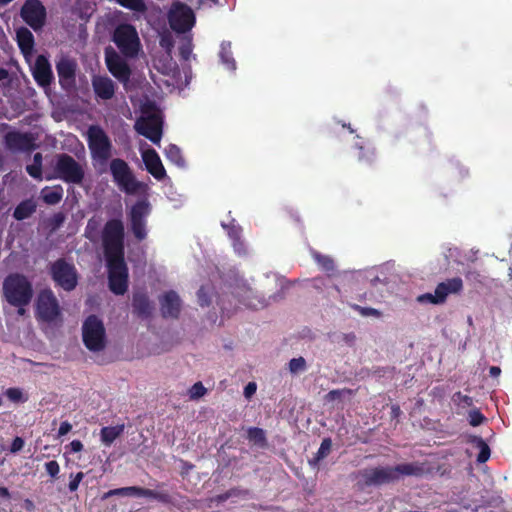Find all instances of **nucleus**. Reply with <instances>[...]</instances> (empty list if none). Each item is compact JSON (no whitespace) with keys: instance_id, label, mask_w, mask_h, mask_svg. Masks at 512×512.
I'll list each match as a JSON object with an SVG mask.
<instances>
[{"instance_id":"52","label":"nucleus","mask_w":512,"mask_h":512,"mask_svg":"<svg viewBox=\"0 0 512 512\" xmlns=\"http://www.w3.org/2000/svg\"><path fill=\"white\" fill-rule=\"evenodd\" d=\"M24 444H25V442H24L23 438H21V437H19V436H16V437L13 439L12 443H11V446H10V452H11V453H17V452H19L20 450H22V449H23Z\"/></svg>"},{"instance_id":"61","label":"nucleus","mask_w":512,"mask_h":512,"mask_svg":"<svg viewBox=\"0 0 512 512\" xmlns=\"http://www.w3.org/2000/svg\"><path fill=\"white\" fill-rule=\"evenodd\" d=\"M0 498L9 500L11 498V494L8 490V488L4 486H0Z\"/></svg>"},{"instance_id":"7","label":"nucleus","mask_w":512,"mask_h":512,"mask_svg":"<svg viewBox=\"0 0 512 512\" xmlns=\"http://www.w3.org/2000/svg\"><path fill=\"white\" fill-rule=\"evenodd\" d=\"M35 312L37 319L46 323L55 322L61 316L58 299L50 288L42 289L38 293Z\"/></svg>"},{"instance_id":"19","label":"nucleus","mask_w":512,"mask_h":512,"mask_svg":"<svg viewBox=\"0 0 512 512\" xmlns=\"http://www.w3.org/2000/svg\"><path fill=\"white\" fill-rule=\"evenodd\" d=\"M4 141L11 151L31 152L36 148L35 138L30 133L10 131L4 136Z\"/></svg>"},{"instance_id":"8","label":"nucleus","mask_w":512,"mask_h":512,"mask_svg":"<svg viewBox=\"0 0 512 512\" xmlns=\"http://www.w3.org/2000/svg\"><path fill=\"white\" fill-rule=\"evenodd\" d=\"M55 175L66 183L79 184L84 179V170L82 166L69 154L62 153L57 155L54 166Z\"/></svg>"},{"instance_id":"29","label":"nucleus","mask_w":512,"mask_h":512,"mask_svg":"<svg viewBox=\"0 0 512 512\" xmlns=\"http://www.w3.org/2000/svg\"><path fill=\"white\" fill-rule=\"evenodd\" d=\"M467 442L474 445L476 448L480 450L477 456L478 463H485L489 460L491 450L489 445L483 440L482 437L477 435H469Z\"/></svg>"},{"instance_id":"35","label":"nucleus","mask_w":512,"mask_h":512,"mask_svg":"<svg viewBox=\"0 0 512 512\" xmlns=\"http://www.w3.org/2000/svg\"><path fill=\"white\" fill-rule=\"evenodd\" d=\"M247 439L260 447L267 446V438L265 431L259 427H250L247 431Z\"/></svg>"},{"instance_id":"40","label":"nucleus","mask_w":512,"mask_h":512,"mask_svg":"<svg viewBox=\"0 0 512 512\" xmlns=\"http://www.w3.org/2000/svg\"><path fill=\"white\" fill-rule=\"evenodd\" d=\"M130 228L134 237L138 241H142L146 238V222H130Z\"/></svg>"},{"instance_id":"25","label":"nucleus","mask_w":512,"mask_h":512,"mask_svg":"<svg viewBox=\"0 0 512 512\" xmlns=\"http://www.w3.org/2000/svg\"><path fill=\"white\" fill-rule=\"evenodd\" d=\"M92 87L96 96L103 100H109L115 94V84L107 76H94Z\"/></svg>"},{"instance_id":"55","label":"nucleus","mask_w":512,"mask_h":512,"mask_svg":"<svg viewBox=\"0 0 512 512\" xmlns=\"http://www.w3.org/2000/svg\"><path fill=\"white\" fill-rule=\"evenodd\" d=\"M71 429V423H69L68 421L61 422L60 427L58 429V436H64L68 434L71 431Z\"/></svg>"},{"instance_id":"14","label":"nucleus","mask_w":512,"mask_h":512,"mask_svg":"<svg viewBox=\"0 0 512 512\" xmlns=\"http://www.w3.org/2000/svg\"><path fill=\"white\" fill-rule=\"evenodd\" d=\"M463 289V281L460 277L447 279L439 283L434 291V294L426 293L418 297L420 302L427 300L432 304L444 303L449 294H457Z\"/></svg>"},{"instance_id":"16","label":"nucleus","mask_w":512,"mask_h":512,"mask_svg":"<svg viewBox=\"0 0 512 512\" xmlns=\"http://www.w3.org/2000/svg\"><path fill=\"white\" fill-rule=\"evenodd\" d=\"M360 476L365 487L382 486L396 481L394 469L391 466H379L360 471Z\"/></svg>"},{"instance_id":"28","label":"nucleus","mask_w":512,"mask_h":512,"mask_svg":"<svg viewBox=\"0 0 512 512\" xmlns=\"http://www.w3.org/2000/svg\"><path fill=\"white\" fill-rule=\"evenodd\" d=\"M150 213V204L146 200L137 201L130 210V222H146V217Z\"/></svg>"},{"instance_id":"60","label":"nucleus","mask_w":512,"mask_h":512,"mask_svg":"<svg viewBox=\"0 0 512 512\" xmlns=\"http://www.w3.org/2000/svg\"><path fill=\"white\" fill-rule=\"evenodd\" d=\"M341 395H342V392L340 390H331L327 394V398L330 399V400H335V399L340 398Z\"/></svg>"},{"instance_id":"64","label":"nucleus","mask_w":512,"mask_h":512,"mask_svg":"<svg viewBox=\"0 0 512 512\" xmlns=\"http://www.w3.org/2000/svg\"><path fill=\"white\" fill-rule=\"evenodd\" d=\"M401 414V409L398 405H393L391 407V415H392V418H397L399 417V415Z\"/></svg>"},{"instance_id":"34","label":"nucleus","mask_w":512,"mask_h":512,"mask_svg":"<svg viewBox=\"0 0 512 512\" xmlns=\"http://www.w3.org/2000/svg\"><path fill=\"white\" fill-rule=\"evenodd\" d=\"M164 154L171 163L179 167H183L185 165V160L182 156V151L177 145L169 144L165 148Z\"/></svg>"},{"instance_id":"23","label":"nucleus","mask_w":512,"mask_h":512,"mask_svg":"<svg viewBox=\"0 0 512 512\" xmlns=\"http://www.w3.org/2000/svg\"><path fill=\"white\" fill-rule=\"evenodd\" d=\"M146 170L157 180H162L166 176L165 168L161 162L158 153L154 149H148L142 154Z\"/></svg>"},{"instance_id":"56","label":"nucleus","mask_w":512,"mask_h":512,"mask_svg":"<svg viewBox=\"0 0 512 512\" xmlns=\"http://www.w3.org/2000/svg\"><path fill=\"white\" fill-rule=\"evenodd\" d=\"M69 446H70V451L74 452V453L82 451L83 447H84L83 443L80 440H77V439L71 441Z\"/></svg>"},{"instance_id":"54","label":"nucleus","mask_w":512,"mask_h":512,"mask_svg":"<svg viewBox=\"0 0 512 512\" xmlns=\"http://www.w3.org/2000/svg\"><path fill=\"white\" fill-rule=\"evenodd\" d=\"M256 390H257L256 383L255 382H249L245 386V388H244V396H245V398L250 399L256 393Z\"/></svg>"},{"instance_id":"47","label":"nucleus","mask_w":512,"mask_h":512,"mask_svg":"<svg viewBox=\"0 0 512 512\" xmlns=\"http://www.w3.org/2000/svg\"><path fill=\"white\" fill-rule=\"evenodd\" d=\"M197 298H198L199 305L202 307L209 306L211 303V299L208 294V291L206 290V288L204 286H201L199 288V290L197 291Z\"/></svg>"},{"instance_id":"48","label":"nucleus","mask_w":512,"mask_h":512,"mask_svg":"<svg viewBox=\"0 0 512 512\" xmlns=\"http://www.w3.org/2000/svg\"><path fill=\"white\" fill-rule=\"evenodd\" d=\"M46 472L52 477L56 478L60 472L59 463L56 460H51L45 463Z\"/></svg>"},{"instance_id":"58","label":"nucleus","mask_w":512,"mask_h":512,"mask_svg":"<svg viewBox=\"0 0 512 512\" xmlns=\"http://www.w3.org/2000/svg\"><path fill=\"white\" fill-rule=\"evenodd\" d=\"M160 45H161V47L170 51L171 48L173 47V41L170 38L163 37L160 41Z\"/></svg>"},{"instance_id":"3","label":"nucleus","mask_w":512,"mask_h":512,"mask_svg":"<svg viewBox=\"0 0 512 512\" xmlns=\"http://www.w3.org/2000/svg\"><path fill=\"white\" fill-rule=\"evenodd\" d=\"M82 338L85 347L92 352H100L106 347L104 324L96 315H90L84 321Z\"/></svg>"},{"instance_id":"30","label":"nucleus","mask_w":512,"mask_h":512,"mask_svg":"<svg viewBox=\"0 0 512 512\" xmlns=\"http://www.w3.org/2000/svg\"><path fill=\"white\" fill-rule=\"evenodd\" d=\"M124 424L106 426L100 430V439L105 446H110L124 432Z\"/></svg>"},{"instance_id":"15","label":"nucleus","mask_w":512,"mask_h":512,"mask_svg":"<svg viewBox=\"0 0 512 512\" xmlns=\"http://www.w3.org/2000/svg\"><path fill=\"white\" fill-rule=\"evenodd\" d=\"M20 16L34 31L42 29L46 20V9L40 0H26Z\"/></svg>"},{"instance_id":"21","label":"nucleus","mask_w":512,"mask_h":512,"mask_svg":"<svg viewBox=\"0 0 512 512\" xmlns=\"http://www.w3.org/2000/svg\"><path fill=\"white\" fill-rule=\"evenodd\" d=\"M32 75L38 86L42 88H47L52 84L54 75L51 65L44 55H39L36 58Z\"/></svg>"},{"instance_id":"31","label":"nucleus","mask_w":512,"mask_h":512,"mask_svg":"<svg viewBox=\"0 0 512 512\" xmlns=\"http://www.w3.org/2000/svg\"><path fill=\"white\" fill-rule=\"evenodd\" d=\"M36 208L37 205L34 200H23L15 207L13 217L18 221L25 220L36 211Z\"/></svg>"},{"instance_id":"10","label":"nucleus","mask_w":512,"mask_h":512,"mask_svg":"<svg viewBox=\"0 0 512 512\" xmlns=\"http://www.w3.org/2000/svg\"><path fill=\"white\" fill-rule=\"evenodd\" d=\"M88 147L94 158L106 161L111 156V142L105 131L98 125H92L87 131Z\"/></svg>"},{"instance_id":"37","label":"nucleus","mask_w":512,"mask_h":512,"mask_svg":"<svg viewBox=\"0 0 512 512\" xmlns=\"http://www.w3.org/2000/svg\"><path fill=\"white\" fill-rule=\"evenodd\" d=\"M119 5L135 12L143 13L147 6L143 0H116Z\"/></svg>"},{"instance_id":"6","label":"nucleus","mask_w":512,"mask_h":512,"mask_svg":"<svg viewBox=\"0 0 512 512\" xmlns=\"http://www.w3.org/2000/svg\"><path fill=\"white\" fill-rule=\"evenodd\" d=\"M50 275L55 284L70 292L78 285V272L74 264L59 258L50 265Z\"/></svg>"},{"instance_id":"41","label":"nucleus","mask_w":512,"mask_h":512,"mask_svg":"<svg viewBox=\"0 0 512 512\" xmlns=\"http://www.w3.org/2000/svg\"><path fill=\"white\" fill-rule=\"evenodd\" d=\"M314 259L318 263V265L325 271L330 272L334 270V261L332 258L326 255H322L320 253H316L314 255Z\"/></svg>"},{"instance_id":"18","label":"nucleus","mask_w":512,"mask_h":512,"mask_svg":"<svg viewBox=\"0 0 512 512\" xmlns=\"http://www.w3.org/2000/svg\"><path fill=\"white\" fill-rule=\"evenodd\" d=\"M105 61L109 72L119 81L127 82L131 69L127 62L111 47L105 49Z\"/></svg>"},{"instance_id":"4","label":"nucleus","mask_w":512,"mask_h":512,"mask_svg":"<svg viewBox=\"0 0 512 512\" xmlns=\"http://www.w3.org/2000/svg\"><path fill=\"white\" fill-rule=\"evenodd\" d=\"M108 268V286L115 295H124L128 290V268L124 256L105 258Z\"/></svg>"},{"instance_id":"20","label":"nucleus","mask_w":512,"mask_h":512,"mask_svg":"<svg viewBox=\"0 0 512 512\" xmlns=\"http://www.w3.org/2000/svg\"><path fill=\"white\" fill-rule=\"evenodd\" d=\"M159 303L161 315L163 318H179L182 302L176 291H166L162 296L159 297Z\"/></svg>"},{"instance_id":"51","label":"nucleus","mask_w":512,"mask_h":512,"mask_svg":"<svg viewBox=\"0 0 512 512\" xmlns=\"http://www.w3.org/2000/svg\"><path fill=\"white\" fill-rule=\"evenodd\" d=\"M26 171L31 177H33L35 179L42 178V167L41 166L34 165V164L27 165Z\"/></svg>"},{"instance_id":"26","label":"nucleus","mask_w":512,"mask_h":512,"mask_svg":"<svg viewBox=\"0 0 512 512\" xmlns=\"http://www.w3.org/2000/svg\"><path fill=\"white\" fill-rule=\"evenodd\" d=\"M393 469L396 481L403 476L422 477L425 474L424 464L419 462L397 464Z\"/></svg>"},{"instance_id":"11","label":"nucleus","mask_w":512,"mask_h":512,"mask_svg":"<svg viewBox=\"0 0 512 512\" xmlns=\"http://www.w3.org/2000/svg\"><path fill=\"white\" fill-rule=\"evenodd\" d=\"M169 24L172 30L178 33H186L195 24L193 10L185 3L174 2L169 12Z\"/></svg>"},{"instance_id":"32","label":"nucleus","mask_w":512,"mask_h":512,"mask_svg":"<svg viewBox=\"0 0 512 512\" xmlns=\"http://www.w3.org/2000/svg\"><path fill=\"white\" fill-rule=\"evenodd\" d=\"M219 57L221 62L225 65V67L230 71L236 70V61L233 57L231 43L230 42H222L220 46Z\"/></svg>"},{"instance_id":"39","label":"nucleus","mask_w":512,"mask_h":512,"mask_svg":"<svg viewBox=\"0 0 512 512\" xmlns=\"http://www.w3.org/2000/svg\"><path fill=\"white\" fill-rule=\"evenodd\" d=\"M244 305L247 308L257 310L260 308H264L266 306V302L264 299L254 296L252 291H249L248 295L244 301Z\"/></svg>"},{"instance_id":"22","label":"nucleus","mask_w":512,"mask_h":512,"mask_svg":"<svg viewBox=\"0 0 512 512\" xmlns=\"http://www.w3.org/2000/svg\"><path fill=\"white\" fill-rule=\"evenodd\" d=\"M77 64L68 57H61L56 62V71L59 77V84L66 88L75 82Z\"/></svg>"},{"instance_id":"38","label":"nucleus","mask_w":512,"mask_h":512,"mask_svg":"<svg viewBox=\"0 0 512 512\" xmlns=\"http://www.w3.org/2000/svg\"><path fill=\"white\" fill-rule=\"evenodd\" d=\"M6 397L14 403H24L28 400V396L24 395L22 389L11 387L5 391Z\"/></svg>"},{"instance_id":"57","label":"nucleus","mask_w":512,"mask_h":512,"mask_svg":"<svg viewBox=\"0 0 512 512\" xmlns=\"http://www.w3.org/2000/svg\"><path fill=\"white\" fill-rule=\"evenodd\" d=\"M454 397H457L461 402L468 406L472 405V398L468 395H463L461 392H457L455 393Z\"/></svg>"},{"instance_id":"45","label":"nucleus","mask_w":512,"mask_h":512,"mask_svg":"<svg viewBox=\"0 0 512 512\" xmlns=\"http://www.w3.org/2000/svg\"><path fill=\"white\" fill-rule=\"evenodd\" d=\"M206 391L202 382H196L189 390L190 399H199L205 395Z\"/></svg>"},{"instance_id":"59","label":"nucleus","mask_w":512,"mask_h":512,"mask_svg":"<svg viewBox=\"0 0 512 512\" xmlns=\"http://www.w3.org/2000/svg\"><path fill=\"white\" fill-rule=\"evenodd\" d=\"M501 374V369L498 366H491L489 368V375L492 378H497Z\"/></svg>"},{"instance_id":"43","label":"nucleus","mask_w":512,"mask_h":512,"mask_svg":"<svg viewBox=\"0 0 512 512\" xmlns=\"http://www.w3.org/2000/svg\"><path fill=\"white\" fill-rule=\"evenodd\" d=\"M486 420V417L478 410H471L468 414V422L471 426L477 427Z\"/></svg>"},{"instance_id":"12","label":"nucleus","mask_w":512,"mask_h":512,"mask_svg":"<svg viewBox=\"0 0 512 512\" xmlns=\"http://www.w3.org/2000/svg\"><path fill=\"white\" fill-rule=\"evenodd\" d=\"M112 496H136L154 499L163 504H174L173 497L166 491H156L138 486L111 489L103 495V499Z\"/></svg>"},{"instance_id":"36","label":"nucleus","mask_w":512,"mask_h":512,"mask_svg":"<svg viewBox=\"0 0 512 512\" xmlns=\"http://www.w3.org/2000/svg\"><path fill=\"white\" fill-rule=\"evenodd\" d=\"M357 159L360 163L372 166L376 161L375 151L369 147L357 146Z\"/></svg>"},{"instance_id":"9","label":"nucleus","mask_w":512,"mask_h":512,"mask_svg":"<svg viewBox=\"0 0 512 512\" xmlns=\"http://www.w3.org/2000/svg\"><path fill=\"white\" fill-rule=\"evenodd\" d=\"M110 172L113 181L117 186L127 194H134L138 191L140 184L135 179L129 165L120 158H115L110 162Z\"/></svg>"},{"instance_id":"5","label":"nucleus","mask_w":512,"mask_h":512,"mask_svg":"<svg viewBox=\"0 0 512 512\" xmlns=\"http://www.w3.org/2000/svg\"><path fill=\"white\" fill-rule=\"evenodd\" d=\"M112 40L124 56L135 57L138 54L140 40L134 26L118 25L114 30Z\"/></svg>"},{"instance_id":"62","label":"nucleus","mask_w":512,"mask_h":512,"mask_svg":"<svg viewBox=\"0 0 512 512\" xmlns=\"http://www.w3.org/2000/svg\"><path fill=\"white\" fill-rule=\"evenodd\" d=\"M8 71L0 67V86H4V81L8 79Z\"/></svg>"},{"instance_id":"50","label":"nucleus","mask_w":512,"mask_h":512,"mask_svg":"<svg viewBox=\"0 0 512 512\" xmlns=\"http://www.w3.org/2000/svg\"><path fill=\"white\" fill-rule=\"evenodd\" d=\"M354 308H355V310L359 311V313L362 316H375V317H379L381 315L380 311L375 309V308L361 307L359 305H355Z\"/></svg>"},{"instance_id":"24","label":"nucleus","mask_w":512,"mask_h":512,"mask_svg":"<svg viewBox=\"0 0 512 512\" xmlns=\"http://www.w3.org/2000/svg\"><path fill=\"white\" fill-rule=\"evenodd\" d=\"M133 312L142 319H147L152 315L153 304L144 291H137L132 298Z\"/></svg>"},{"instance_id":"49","label":"nucleus","mask_w":512,"mask_h":512,"mask_svg":"<svg viewBox=\"0 0 512 512\" xmlns=\"http://www.w3.org/2000/svg\"><path fill=\"white\" fill-rule=\"evenodd\" d=\"M192 53V43L190 40L184 42L179 47V54L182 59L188 60Z\"/></svg>"},{"instance_id":"33","label":"nucleus","mask_w":512,"mask_h":512,"mask_svg":"<svg viewBox=\"0 0 512 512\" xmlns=\"http://www.w3.org/2000/svg\"><path fill=\"white\" fill-rule=\"evenodd\" d=\"M63 197V188L60 185L42 190V199L48 205L58 204Z\"/></svg>"},{"instance_id":"53","label":"nucleus","mask_w":512,"mask_h":512,"mask_svg":"<svg viewBox=\"0 0 512 512\" xmlns=\"http://www.w3.org/2000/svg\"><path fill=\"white\" fill-rule=\"evenodd\" d=\"M465 278L470 282L482 283V275L477 270H469L465 273Z\"/></svg>"},{"instance_id":"27","label":"nucleus","mask_w":512,"mask_h":512,"mask_svg":"<svg viewBox=\"0 0 512 512\" xmlns=\"http://www.w3.org/2000/svg\"><path fill=\"white\" fill-rule=\"evenodd\" d=\"M16 37L20 50L24 54L31 53L34 47V36L32 32L26 27H20L16 31Z\"/></svg>"},{"instance_id":"2","label":"nucleus","mask_w":512,"mask_h":512,"mask_svg":"<svg viewBox=\"0 0 512 512\" xmlns=\"http://www.w3.org/2000/svg\"><path fill=\"white\" fill-rule=\"evenodd\" d=\"M125 228L121 219L108 220L102 230L105 258L124 256Z\"/></svg>"},{"instance_id":"63","label":"nucleus","mask_w":512,"mask_h":512,"mask_svg":"<svg viewBox=\"0 0 512 512\" xmlns=\"http://www.w3.org/2000/svg\"><path fill=\"white\" fill-rule=\"evenodd\" d=\"M231 495H232L231 492L228 491L223 494L217 495L215 500L217 502H225L226 500H228L231 497Z\"/></svg>"},{"instance_id":"46","label":"nucleus","mask_w":512,"mask_h":512,"mask_svg":"<svg viewBox=\"0 0 512 512\" xmlns=\"http://www.w3.org/2000/svg\"><path fill=\"white\" fill-rule=\"evenodd\" d=\"M84 476L85 475L83 472H78L76 474H73V473L70 474V481L68 484V489L70 492H75L79 488V485H80L81 481L83 480Z\"/></svg>"},{"instance_id":"44","label":"nucleus","mask_w":512,"mask_h":512,"mask_svg":"<svg viewBox=\"0 0 512 512\" xmlns=\"http://www.w3.org/2000/svg\"><path fill=\"white\" fill-rule=\"evenodd\" d=\"M332 448V440L330 438H324L320 444V447L316 454L318 455V459L326 458L331 452Z\"/></svg>"},{"instance_id":"13","label":"nucleus","mask_w":512,"mask_h":512,"mask_svg":"<svg viewBox=\"0 0 512 512\" xmlns=\"http://www.w3.org/2000/svg\"><path fill=\"white\" fill-rule=\"evenodd\" d=\"M112 496H136L154 499L163 504H174L173 497L166 491H156L138 486L111 489L103 495V499Z\"/></svg>"},{"instance_id":"17","label":"nucleus","mask_w":512,"mask_h":512,"mask_svg":"<svg viewBox=\"0 0 512 512\" xmlns=\"http://www.w3.org/2000/svg\"><path fill=\"white\" fill-rule=\"evenodd\" d=\"M135 130L152 143L159 145L162 137V120L156 114L141 117L135 123Z\"/></svg>"},{"instance_id":"1","label":"nucleus","mask_w":512,"mask_h":512,"mask_svg":"<svg viewBox=\"0 0 512 512\" xmlns=\"http://www.w3.org/2000/svg\"><path fill=\"white\" fill-rule=\"evenodd\" d=\"M34 295L31 281L22 273H9L2 282V298L9 305L28 306Z\"/></svg>"},{"instance_id":"42","label":"nucleus","mask_w":512,"mask_h":512,"mask_svg":"<svg viewBox=\"0 0 512 512\" xmlns=\"http://www.w3.org/2000/svg\"><path fill=\"white\" fill-rule=\"evenodd\" d=\"M306 369V361L303 357L293 358L289 361V371L292 374L302 372Z\"/></svg>"}]
</instances>
